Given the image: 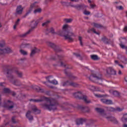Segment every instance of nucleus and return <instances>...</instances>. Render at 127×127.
I'll return each instance as SVG.
<instances>
[{
	"label": "nucleus",
	"mask_w": 127,
	"mask_h": 127,
	"mask_svg": "<svg viewBox=\"0 0 127 127\" xmlns=\"http://www.w3.org/2000/svg\"><path fill=\"white\" fill-rule=\"evenodd\" d=\"M63 29L65 31L59 30L57 32H55L53 28H48L46 29V31L47 32L55 33V34H57L58 35H60V36H63L65 39L69 40V41H72L73 40L72 36H74V33L72 32L73 31L72 26H69L67 24H64L63 27Z\"/></svg>",
	"instance_id": "1"
},
{
	"label": "nucleus",
	"mask_w": 127,
	"mask_h": 127,
	"mask_svg": "<svg viewBox=\"0 0 127 127\" xmlns=\"http://www.w3.org/2000/svg\"><path fill=\"white\" fill-rule=\"evenodd\" d=\"M45 100L47 101V103L42 106V107L44 109H48L50 111L51 110H55L56 109V106L57 105V103H55V102L51 99H49L46 97H44L43 99H40L37 100H34V102H41Z\"/></svg>",
	"instance_id": "2"
},
{
	"label": "nucleus",
	"mask_w": 127,
	"mask_h": 127,
	"mask_svg": "<svg viewBox=\"0 0 127 127\" xmlns=\"http://www.w3.org/2000/svg\"><path fill=\"white\" fill-rule=\"evenodd\" d=\"M89 79L91 81H95L96 83L98 84H102L103 82V79H102V76L99 75L97 76L96 74H92L89 77Z\"/></svg>",
	"instance_id": "3"
},
{
	"label": "nucleus",
	"mask_w": 127,
	"mask_h": 127,
	"mask_svg": "<svg viewBox=\"0 0 127 127\" xmlns=\"http://www.w3.org/2000/svg\"><path fill=\"white\" fill-rule=\"evenodd\" d=\"M3 45L0 42V55L4 54L5 53H11L12 50L10 48H3Z\"/></svg>",
	"instance_id": "4"
},
{
	"label": "nucleus",
	"mask_w": 127,
	"mask_h": 127,
	"mask_svg": "<svg viewBox=\"0 0 127 127\" xmlns=\"http://www.w3.org/2000/svg\"><path fill=\"white\" fill-rule=\"evenodd\" d=\"M0 106L1 107H4V108H6L8 110H11L12 108H13V102L8 100L7 101L4 103L3 105H2L1 103H0Z\"/></svg>",
	"instance_id": "5"
},
{
	"label": "nucleus",
	"mask_w": 127,
	"mask_h": 127,
	"mask_svg": "<svg viewBox=\"0 0 127 127\" xmlns=\"http://www.w3.org/2000/svg\"><path fill=\"white\" fill-rule=\"evenodd\" d=\"M72 7H74V8H76V9H82V8H85L86 7V5L84 4H76V5H72L71 4Z\"/></svg>",
	"instance_id": "6"
},
{
	"label": "nucleus",
	"mask_w": 127,
	"mask_h": 127,
	"mask_svg": "<svg viewBox=\"0 0 127 127\" xmlns=\"http://www.w3.org/2000/svg\"><path fill=\"white\" fill-rule=\"evenodd\" d=\"M40 19H42V18H41V19H35L32 21V24H34L33 26H32V28H35V27L37 26V25L38 24V23L39 22Z\"/></svg>",
	"instance_id": "7"
},
{
	"label": "nucleus",
	"mask_w": 127,
	"mask_h": 127,
	"mask_svg": "<svg viewBox=\"0 0 127 127\" xmlns=\"http://www.w3.org/2000/svg\"><path fill=\"white\" fill-rule=\"evenodd\" d=\"M61 3L64 6H72V3L70 2H68L67 1H62L61 2Z\"/></svg>",
	"instance_id": "8"
},
{
	"label": "nucleus",
	"mask_w": 127,
	"mask_h": 127,
	"mask_svg": "<svg viewBox=\"0 0 127 127\" xmlns=\"http://www.w3.org/2000/svg\"><path fill=\"white\" fill-rule=\"evenodd\" d=\"M51 78H52V76H48L47 77L49 83H50L51 84H53L54 85H57V84H58V82L56 80L51 81V80H50Z\"/></svg>",
	"instance_id": "9"
},
{
	"label": "nucleus",
	"mask_w": 127,
	"mask_h": 127,
	"mask_svg": "<svg viewBox=\"0 0 127 127\" xmlns=\"http://www.w3.org/2000/svg\"><path fill=\"white\" fill-rule=\"evenodd\" d=\"M31 112L28 111L26 114V117L29 120V121H32L33 120V117L31 116Z\"/></svg>",
	"instance_id": "10"
},
{
	"label": "nucleus",
	"mask_w": 127,
	"mask_h": 127,
	"mask_svg": "<svg viewBox=\"0 0 127 127\" xmlns=\"http://www.w3.org/2000/svg\"><path fill=\"white\" fill-rule=\"evenodd\" d=\"M23 10V7L19 5L17 7L16 13L18 14H21L22 13V11Z\"/></svg>",
	"instance_id": "11"
},
{
	"label": "nucleus",
	"mask_w": 127,
	"mask_h": 127,
	"mask_svg": "<svg viewBox=\"0 0 127 127\" xmlns=\"http://www.w3.org/2000/svg\"><path fill=\"white\" fill-rule=\"evenodd\" d=\"M101 101L102 103H103L104 104H106V105H110V104H112V100H108V99H101Z\"/></svg>",
	"instance_id": "12"
},
{
	"label": "nucleus",
	"mask_w": 127,
	"mask_h": 127,
	"mask_svg": "<svg viewBox=\"0 0 127 127\" xmlns=\"http://www.w3.org/2000/svg\"><path fill=\"white\" fill-rule=\"evenodd\" d=\"M39 51H40L39 49H38L36 48H34V49H33L32 50L30 56H33V55H34V54H35V53H37V52H39Z\"/></svg>",
	"instance_id": "13"
},
{
	"label": "nucleus",
	"mask_w": 127,
	"mask_h": 127,
	"mask_svg": "<svg viewBox=\"0 0 127 127\" xmlns=\"http://www.w3.org/2000/svg\"><path fill=\"white\" fill-rule=\"evenodd\" d=\"M87 88L89 89V90H91V91H99L98 87H96L93 85L87 86Z\"/></svg>",
	"instance_id": "14"
},
{
	"label": "nucleus",
	"mask_w": 127,
	"mask_h": 127,
	"mask_svg": "<svg viewBox=\"0 0 127 127\" xmlns=\"http://www.w3.org/2000/svg\"><path fill=\"white\" fill-rule=\"evenodd\" d=\"M35 3H36V2H35L34 3L31 5L30 9H29L28 11H27L26 13V15L29 14V13H30V12L32 11V8H33V7L35 6Z\"/></svg>",
	"instance_id": "15"
},
{
	"label": "nucleus",
	"mask_w": 127,
	"mask_h": 127,
	"mask_svg": "<svg viewBox=\"0 0 127 127\" xmlns=\"http://www.w3.org/2000/svg\"><path fill=\"white\" fill-rule=\"evenodd\" d=\"M115 111H118V112H122V111H124V108H120L118 107L116 109L114 108H112V112H115Z\"/></svg>",
	"instance_id": "16"
},
{
	"label": "nucleus",
	"mask_w": 127,
	"mask_h": 127,
	"mask_svg": "<svg viewBox=\"0 0 127 127\" xmlns=\"http://www.w3.org/2000/svg\"><path fill=\"white\" fill-rule=\"evenodd\" d=\"M112 95L114 97H120L121 94L117 91H113L112 92Z\"/></svg>",
	"instance_id": "17"
},
{
	"label": "nucleus",
	"mask_w": 127,
	"mask_h": 127,
	"mask_svg": "<svg viewBox=\"0 0 127 127\" xmlns=\"http://www.w3.org/2000/svg\"><path fill=\"white\" fill-rule=\"evenodd\" d=\"M90 57L92 60H99V59H100L99 57L96 55H92L90 56Z\"/></svg>",
	"instance_id": "18"
},
{
	"label": "nucleus",
	"mask_w": 127,
	"mask_h": 127,
	"mask_svg": "<svg viewBox=\"0 0 127 127\" xmlns=\"http://www.w3.org/2000/svg\"><path fill=\"white\" fill-rule=\"evenodd\" d=\"M122 121L124 123H127V114H125L123 116V117L122 118Z\"/></svg>",
	"instance_id": "19"
},
{
	"label": "nucleus",
	"mask_w": 127,
	"mask_h": 127,
	"mask_svg": "<svg viewBox=\"0 0 127 127\" xmlns=\"http://www.w3.org/2000/svg\"><path fill=\"white\" fill-rule=\"evenodd\" d=\"M82 100H83V101H84V102H85L87 104L91 103V100L88 99V98L86 97V96H83L82 97Z\"/></svg>",
	"instance_id": "20"
},
{
	"label": "nucleus",
	"mask_w": 127,
	"mask_h": 127,
	"mask_svg": "<svg viewBox=\"0 0 127 127\" xmlns=\"http://www.w3.org/2000/svg\"><path fill=\"white\" fill-rule=\"evenodd\" d=\"M30 31H31V30H29V31H28L26 33H24V34H22L21 35V37H25V36H26V35H27V34H29V33H30Z\"/></svg>",
	"instance_id": "21"
},
{
	"label": "nucleus",
	"mask_w": 127,
	"mask_h": 127,
	"mask_svg": "<svg viewBox=\"0 0 127 127\" xmlns=\"http://www.w3.org/2000/svg\"><path fill=\"white\" fill-rule=\"evenodd\" d=\"M111 73H112V68L109 67L107 69V76L109 75H111Z\"/></svg>",
	"instance_id": "22"
},
{
	"label": "nucleus",
	"mask_w": 127,
	"mask_h": 127,
	"mask_svg": "<svg viewBox=\"0 0 127 127\" xmlns=\"http://www.w3.org/2000/svg\"><path fill=\"white\" fill-rule=\"evenodd\" d=\"M39 12H41V8H40L36 9L34 11V13H35V14H36V13H39Z\"/></svg>",
	"instance_id": "23"
},
{
	"label": "nucleus",
	"mask_w": 127,
	"mask_h": 127,
	"mask_svg": "<svg viewBox=\"0 0 127 127\" xmlns=\"http://www.w3.org/2000/svg\"><path fill=\"white\" fill-rule=\"evenodd\" d=\"M95 111L97 112V113H103L104 112V110L99 108H95Z\"/></svg>",
	"instance_id": "24"
},
{
	"label": "nucleus",
	"mask_w": 127,
	"mask_h": 127,
	"mask_svg": "<svg viewBox=\"0 0 127 127\" xmlns=\"http://www.w3.org/2000/svg\"><path fill=\"white\" fill-rule=\"evenodd\" d=\"M112 122L113 123V124H118V120L115 118L114 117H112Z\"/></svg>",
	"instance_id": "25"
},
{
	"label": "nucleus",
	"mask_w": 127,
	"mask_h": 127,
	"mask_svg": "<svg viewBox=\"0 0 127 127\" xmlns=\"http://www.w3.org/2000/svg\"><path fill=\"white\" fill-rule=\"evenodd\" d=\"M102 41H103V42H104V43H106L108 44L109 43V40H108V38L104 37V38H102Z\"/></svg>",
	"instance_id": "26"
},
{
	"label": "nucleus",
	"mask_w": 127,
	"mask_h": 127,
	"mask_svg": "<svg viewBox=\"0 0 127 127\" xmlns=\"http://www.w3.org/2000/svg\"><path fill=\"white\" fill-rule=\"evenodd\" d=\"M20 52L21 54H22V55H27V54H28L27 52H26L24 50H20Z\"/></svg>",
	"instance_id": "27"
},
{
	"label": "nucleus",
	"mask_w": 127,
	"mask_h": 127,
	"mask_svg": "<svg viewBox=\"0 0 127 127\" xmlns=\"http://www.w3.org/2000/svg\"><path fill=\"white\" fill-rule=\"evenodd\" d=\"M93 25L95 27H97V28H100V27H102V26L100 24L94 23Z\"/></svg>",
	"instance_id": "28"
},
{
	"label": "nucleus",
	"mask_w": 127,
	"mask_h": 127,
	"mask_svg": "<svg viewBox=\"0 0 127 127\" xmlns=\"http://www.w3.org/2000/svg\"><path fill=\"white\" fill-rule=\"evenodd\" d=\"M72 19H64V22H66V23H70V22H72Z\"/></svg>",
	"instance_id": "29"
},
{
	"label": "nucleus",
	"mask_w": 127,
	"mask_h": 127,
	"mask_svg": "<svg viewBox=\"0 0 127 127\" xmlns=\"http://www.w3.org/2000/svg\"><path fill=\"white\" fill-rule=\"evenodd\" d=\"M34 89L37 90L38 92H42V91H41V88H40L39 86H35Z\"/></svg>",
	"instance_id": "30"
},
{
	"label": "nucleus",
	"mask_w": 127,
	"mask_h": 127,
	"mask_svg": "<svg viewBox=\"0 0 127 127\" xmlns=\"http://www.w3.org/2000/svg\"><path fill=\"white\" fill-rule=\"evenodd\" d=\"M78 40H79L80 45H83V42H82V40H83V38L81 36H79Z\"/></svg>",
	"instance_id": "31"
},
{
	"label": "nucleus",
	"mask_w": 127,
	"mask_h": 127,
	"mask_svg": "<svg viewBox=\"0 0 127 127\" xmlns=\"http://www.w3.org/2000/svg\"><path fill=\"white\" fill-rule=\"evenodd\" d=\"M49 22H50V21L49 20L45 22L42 24V26H46L48 24V23H49Z\"/></svg>",
	"instance_id": "32"
},
{
	"label": "nucleus",
	"mask_w": 127,
	"mask_h": 127,
	"mask_svg": "<svg viewBox=\"0 0 127 127\" xmlns=\"http://www.w3.org/2000/svg\"><path fill=\"white\" fill-rule=\"evenodd\" d=\"M9 89L6 88H4L3 89V92L4 93H9Z\"/></svg>",
	"instance_id": "33"
},
{
	"label": "nucleus",
	"mask_w": 127,
	"mask_h": 127,
	"mask_svg": "<svg viewBox=\"0 0 127 127\" xmlns=\"http://www.w3.org/2000/svg\"><path fill=\"white\" fill-rule=\"evenodd\" d=\"M123 32L124 33H127V26H125L124 27V28H123Z\"/></svg>",
	"instance_id": "34"
},
{
	"label": "nucleus",
	"mask_w": 127,
	"mask_h": 127,
	"mask_svg": "<svg viewBox=\"0 0 127 127\" xmlns=\"http://www.w3.org/2000/svg\"><path fill=\"white\" fill-rule=\"evenodd\" d=\"M112 75H117V71H116V70L112 68Z\"/></svg>",
	"instance_id": "35"
},
{
	"label": "nucleus",
	"mask_w": 127,
	"mask_h": 127,
	"mask_svg": "<svg viewBox=\"0 0 127 127\" xmlns=\"http://www.w3.org/2000/svg\"><path fill=\"white\" fill-rule=\"evenodd\" d=\"M84 14H85V15H89V14H90V12L88 10H84L83 12Z\"/></svg>",
	"instance_id": "36"
},
{
	"label": "nucleus",
	"mask_w": 127,
	"mask_h": 127,
	"mask_svg": "<svg viewBox=\"0 0 127 127\" xmlns=\"http://www.w3.org/2000/svg\"><path fill=\"white\" fill-rule=\"evenodd\" d=\"M16 73H17V74L18 75L19 77H21L22 76V73L18 71H16Z\"/></svg>",
	"instance_id": "37"
},
{
	"label": "nucleus",
	"mask_w": 127,
	"mask_h": 127,
	"mask_svg": "<svg viewBox=\"0 0 127 127\" xmlns=\"http://www.w3.org/2000/svg\"><path fill=\"white\" fill-rule=\"evenodd\" d=\"M47 45L51 47H53V46H54V44L50 42H48Z\"/></svg>",
	"instance_id": "38"
},
{
	"label": "nucleus",
	"mask_w": 127,
	"mask_h": 127,
	"mask_svg": "<svg viewBox=\"0 0 127 127\" xmlns=\"http://www.w3.org/2000/svg\"><path fill=\"white\" fill-rule=\"evenodd\" d=\"M32 111H33V112H36L37 111L39 112V111H38L37 110V108H36V107L34 106L32 108Z\"/></svg>",
	"instance_id": "39"
},
{
	"label": "nucleus",
	"mask_w": 127,
	"mask_h": 127,
	"mask_svg": "<svg viewBox=\"0 0 127 127\" xmlns=\"http://www.w3.org/2000/svg\"><path fill=\"white\" fill-rule=\"evenodd\" d=\"M123 63H124V64H127V59L124 58Z\"/></svg>",
	"instance_id": "40"
},
{
	"label": "nucleus",
	"mask_w": 127,
	"mask_h": 127,
	"mask_svg": "<svg viewBox=\"0 0 127 127\" xmlns=\"http://www.w3.org/2000/svg\"><path fill=\"white\" fill-rule=\"evenodd\" d=\"M117 8H118V9H119L120 10H122L124 9V7H123V6H118L117 7Z\"/></svg>",
	"instance_id": "41"
},
{
	"label": "nucleus",
	"mask_w": 127,
	"mask_h": 127,
	"mask_svg": "<svg viewBox=\"0 0 127 127\" xmlns=\"http://www.w3.org/2000/svg\"><path fill=\"white\" fill-rule=\"evenodd\" d=\"M94 96H95V97H96V98H101V97H103L102 95H101L98 94H94Z\"/></svg>",
	"instance_id": "42"
},
{
	"label": "nucleus",
	"mask_w": 127,
	"mask_h": 127,
	"mask_svg": "<svg viewBox=\"0 0 127 127\" xmlns=\"http://www.w3.org/2000/svg\"><path fill=\"white\" fill-rule=\"evenodd\" d=\"M14 84H15V85H16V86H19V81L16 80L15 82H13Z\"/></svg>",
	"instance_id": "43"
},
{
	"label": "nucleus",
	"mask_w": 127,
	"mask_h": 127,
	"mask_svg": "<svg viewBox=\"0 0 127 127\" xmlns=\"http://www.w3.org/2000/svg\"><path fill=\"white\" fill-rule=\"evenodd\" d=\"M114 62L115 65H118V66L120 65V63H119V61H118L117 60H115Z\"/></svg>",
	"instance_id": "44"
},
{
	"label": "nucleus",
	"mask_w": 127,
	"mask_h": 127,
	"mask_svg": "<svg viewBox=\"0 0 127 127\" xmlns=\"http://www.w3.org/2000/svg\"><path fill=\"white\" fill-rule=\"evenodd\" d=\"M71 86H73V87H77V85L76 83L72 82L71 83Z\"/></svg>",
	"instance_id": "45"
},
{
	"label": "nucleus",
	"mask_w": 127,
	"mask_h": 127,
	"mask_svg": "<svg viewBox=\"0 0 127 127\" xmlns=\"http://www.w3.org/2000/svg\"><path fill=\"white\" fill-rule=\"evenodd\" d=\"M20 21V19H18L15 22V25H17L18 24V23H19V22Z\"/></svg>",
	"instance_id": "46"
},
{
	"label": "nucleus",
	"mask_w": 127,
	"mask_h": 127,
	"mask_svg": "<svg viewBox=\"0 0 127 127\" xmlns=\"http://www.w3.org/2000/svg\"><path fill=\"white\" fill-rule=\"evenodd\" d=\"M90 7H91V8H94L96 7V5L92 4L90 5Z\"/></svg>",
	"instance_id": "47"
},
{
	"label": "nucleus",
	"mask_w": 127,
	"mask_h": 127,
	"mask_svg": "<svg viewBox=\"0 0 127 127\" xmlns=\"http://www.w3.org/2000/svg\"><path fill=\"white\" fill-rule=\"evenodd\" d=\"M4 83H2V82L0 83V87H3V86H4Z\"/></svg>",
	"instance_id": "48"
},
{
	"label": "nucleus",
	"mask_w": 127,
	"mask_h": 127,
	"mask_svg": "<svg viewBox=\"0 0 127 127\" xmlns=\"http://www.w3.org/2000/svg\"><path fill=\"white\" fill-rule=\"evenodd\" d=\"M119 75H122L123 73L122 72V71L119 70L118 72Z\"/></svg>",
	"instance_id": "49"
},
{
	"label": "nucleus",
	"mask_w": 127,
	"mask_h": 127,
	"mask_svg": "<svg viewBox=\"0 0 127 127\" xmlns=\"http://www.w3.org/2000/svg\"><path fill=\"white\" fill-rule=\"evenodd\" d=\"M119 66H120V67H121L122 69H124V65H123V64H120Z\"/></svg>",
	"instance_id": "50"
},
{
	"label": "nucleus",
	"mask_w": 127,
	"mask_h": 127,
	"mask_svg": "<svg viewBox=\"0 0 127 127\" xmlns=\"http://www.w3.org/2000/svg\"><path fill=\"white\" fill-rule=\"evenodd\" d=\"M70 1H73L74 2H76V1H78L79 0H70Z\"/></svg>",
	"instance_id": "51"
},
{
	"label": "nucleus",
	"mask_w": 127,
	"mask_h": 127,
	"mask_svg": "<svg viewBox=\"0 0 127 127\" xmlns=\"http://www.w3.org/2000/svg\"><path fill=\"white\" fill-rule=\"evenodd\" d=\"M125 81H126L127 83V76H126L125 77Z\"/></svg>",
	"instance_id": "52"
},
{
	"label": "nucleus",
	"mask_w": 127,
	"mask_h": 127,
	"mask_svg": "<svg viewBox=\"0 0 127 127\" xmlns=\"http://www.w3.org/2000/svg\"><path fill=\"white\" fill-rule=\"evenodd\" d=\"M16 25H16V24H15V25L13 26V28H14V29H15V28H16Z\"/></svg>",
	"instance_id": "53"
},
{
	"label": "nucleus",
	"mask_w": 127,
	"mask_h": 127,
	"mask_svg": "<svg viewBox=\"0 0 127 127\" xmlns=\"http://www.w3.org/2000/svg\"><path fill=\"white\" fill-rule=\"evenodd\" d=\"M94 33H96V34H97L98 35H99L100 34V33L96 32V31H94Z\"/></svg>",
	"instance_id": "54"
},
{
	"label": "nucleus",
	"mask_w": 127,
	"mask_h": 127,
	"mask_svg": "<svg viewBox=\"0 0 127 127\" xmlns=\"http://www.w3.org/2000/svg\"><path fill=\"white\" fill-rule=\"evenodd\" d=\"M123 127H127V124H124V125H123Z\"/></svg>",
	"instance_id": "55"
},
{
	"label": "nucleus",
	"mask_w": 127,
	"mask_h": 127,
	"mask_svg": "<svg viewBox=\"0 0 127 127\" xmlns=\"http://www.w3.org/2000/svg\"><path fill=\"white\" fill-rule=\"evenodd\" d=\"M75 94H81V92H78L76 93Z\"/></svg>",
	"instance_id": "56"
},
{
	"label": "nucleus",
	"mask_w": 127,
	"mask_h": 127,
	"mask_svg": "<svg viewBox=\"0 0 127 127\" xmlns=\"http://www.w3.org/2000/svg\"><path fill=\"white\" fill-rule=\"evenodd\" d=\"M88 2H89V3H90V2H92V1H91V0H88Z\"/></svg>",
	"instance_id": "57"
},
{
	"label": "nucleus",
	"mask_w": 127,
	"mask_h": 127,
	"mask_svg": "<svg viewBox=\"0 0 127 127\" xmlns=\"http://www.w3.org/2000/svg\"><path fill=\"white\" fill-rule=\"evenodd\" d=\"M21 47H24V46H23V45H22Z\"/></svg>",
	"instance_id": "58"
},
{
	"label": "nucleus",
	"mask_w": 127,
	"mask_h": 127,
	"mask_svg": "<svg viewBox=\"0 0 127 127\" xmlns=\"http://www.w3.org/2000/svg\"><path fill=\"white\" fill-rule=\"evenodd\" d=\"M0 27H1V24L0 23Z\"/></svg>",
	"instance_id": "59"
},
{
	"label": "nucleus",
	"mask_w": 127,
	"mask_h": 127,
	"mask_svg": "<svg viewBox=\"0 0 127 127\" xmlns=\"http://www.w3.org/2000/svg\"><path fill=\"white\" fill-rule=\"evenodd\" d=\"M81 123H77V125H80Z\"/></svg>",
	"instance_id": "60"
},
{
	"label": "nucleus",
	"mask_w": 127,
	"mask_h": 127,
	"mask_svg": "<svg viewBox=\"0 0 127 127\" xmlns=\"http://www.w3.org/2000/svg\"><path fill=\"white\" fill-rule=\"evenodd\" d=\"M87 32L90 33V30H88L87 31Z\"/></svg>",
	"instance_id": "61"
},
{
	"label": "nucleus",
	"mask_w": 127,
	"mask_h": 127,
	"mask_svg": "<svg viewBox=\"0 0 127 127\" xmlns=\"http://www.w3.org/2000/svg\"><path fill=\"white\" fill-rule=\"evenodd\" d=\"M61 64L63 65V63H61Z\"/></svg>",
	"instance_id": "62"
},
{
	"label": "nucleus",
	"mask_w": 127,
	"mask_h": 127,
	"mask_svg": "<svg viewBox=\"0 0 127 127\" xmlns=\"http://www.w3.org/2000/svg\"><path fill=\"white\" fill-rule=\"evenodd\" d=\"M107 119H109V117H106Z\"/></svg>",
	"instance_id": "63"
},
{
	"label": "nucleus",
	"mask_w": 127,
	"mask_h": 127,
	"mask_svg": "<svg viewBox=\"0 0 127 127\" xmlns=\"http://www.w3.org/2000/svg\"><path fill=\"white\" fill-rule=\"evenodd\" d=\"M126 14H127V11L126 12Z\"/></svg>",
	"instance_id": "64"
}]
</instances>
